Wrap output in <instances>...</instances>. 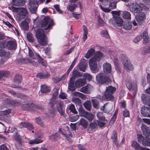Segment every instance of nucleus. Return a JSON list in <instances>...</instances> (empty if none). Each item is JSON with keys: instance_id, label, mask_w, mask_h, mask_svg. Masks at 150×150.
<instances>
[{"instance_id": "nucleus-35", "label": "nucleus", "mask_w": 150, "mask_h": 150, "mask_svg": "<svg viewBox=\"0 0 150 150\" xmlns=\"http://www.w3.org/2000/svg\"><path fill=\"white\" fill-rule=\"evenodd\" d=\"M95 52V50L94 49L91 48L87 52L85 55V57L88 59Z\"/></svg>"}, {"instance_id": "nucleus-57", "label": "nucleus", "mask_w": 150, "mask_h": 150, "mask_svg": "<svg viewBox=\"0 0 150 150\" xmlns=\"http://www.w3.org/2000/svg\"><path fill=\"white\" fill-rule=\"evenodd\" d=\"M79 112L80 115L83 117H84L87 112L85 110L81 108H79Z\"/></svg>"}, {"instance_id": "nucleus-54", "label": "nucleus", "mask_w": 150, "mask_h": 150, "mask_svg": "<svg viewBox=\"0 0 150 150\" xmlns=\"http://www.w3.org/2000/svg\"><path fill=\"white\" fill-rule=\"evenodd\" d=\"M59 94L58 90L57 89H55L53 90L52 93V99H55L57 97Z\"/></svg>"}, {"instance_id": "nucleus-22", "label": "nucleus", "mask_w": 150, "mask_h": 150, "mask_svg": "<svg viewBox=\"0 0 150 150\" xmlns=\"http://www.w3.org/2000/svg\"><path fill=\"white\" fill-rule=\"evenodd\" d=\"M145 18V15L144 13L142 12L139 13V15H137L136 18L137 21L139 23L142 21Z\"/></svg>"}, {"instance_id": "nucleus-56", "label": "nucleus", "mask_w": 150, "mask_h": 150, "mask_svg": "<svg viewBox=\"0 0 150 150\" xmlns=\"http://www.w3.org/2000/svg\"><path fill=\"white\" fill-rule=\"evenodd\" d=\"M137 141L139 143H141L143 140L144 139V138L143 136L141 134H137Z\"/></svg>"}, {"instance_id": "nucleus-64", "label": "nucleus", "mask_w": 150, "mask_h": 150, "mask_svg": "<svg viewBox=\"0 0 150 150\" xmlns=\"http://www.w3.org/2000/svg\"><path fill=\"white\" fill-rule=\"evenodd\" d=\"M142 38V36L140 35L137 36L133 40L134 42L135 43H137Z\"/></svg>"}, {"instance_id": "nucleus-11", "label": "nucleus", "mask_w": 150, "mask_h": 150, "mask_svg": "<svg viewBox=\"0 0 150 150\" xmlns=\"http://www.w3.org/2000/svg\"><path fill=\"white\" fill-rule=\"evenodd\" d=\"M30 19L28 17L25 19V20L22 21L21 23L20 26L23 30H27L29 29L28 23L30 21Z\"/></svg>"}, {"instance_id": "nucleus-3", "label": "nucleus", "mask_w": 150, "mask_h": 150, "mask_svg": "<svg viewBox=\"0 0 150 150\" xmlns=\"http://www.w3.org/2000/svg\"><path fill=\"white\" fill-rule=\"evenodd\" d=\"M50 21V17L49 16H46L45 17L42 21L40 23V25L42 28H45L44 30H48V32H49L50 31L51 28L54 25L53 22Z\"/></svg>"}, {"instance_id": "nucleus-43", "label": "nucleus", "mask_w": 150, "mask_h": 150, "mask_svg": "<svg viewBox=\"0 0 150 150\" xmlns=\"http://www.w3.org/2000/svg\"><path fill=\"white\" fill-rule=\"evenodd\" d=\"M142 144L145 146H150V138L144 139L142 142Z\"/></svg>"}, {"instance_id": "nucleus-51", "label": "nucleus", "mask_w": 150, "mask_h": 150, "mask_svg": "<svg viewBox=\"0 0 150 150\" xmlns=\"http://www.w3.org/2000/svg\"><path fill=\"white\" fill-rule=\"evenodd\" d=\"M104 96L105 98L108 100H110L113 98L112 93L107 92L106 91L105 93Z\"/></svg>"}, {"instance_id": "nucleus-6", "label": "nucleus", "mask_w": 150, "mask_h": 150, "mask_svg": "<svg viewBox=\"0 0 150 150\" xmlns=\"http://www.w3.org/2000/svg\"><path fill=\"white\" fill-rule=\"evenodd\" d=\"M126 86L128 89L132 92L133 95H135L137 92V85L135 83L132 84V81L130 79L128 80L126 82Z\"/></svg>"}, {"instance_id": "nucleus-55", "label": "nucleus", "mask_w": 150, "mask_h": 150, "mask_svg": "<svg viewBox=\"0 0 150 150\" xmlns=\"http://www.w3.org/2000/svg\"><path fill=\"white\" fill-rule=\"evenodd\" d=\"M101 34L103 37L105 38H108L109 37L108 31L106 30H102L101 32Z\"/></svg>"}, {"instance_id": "nucleus-29", "label": "nucleus", "mask_w": 150, "mask_h": 150, "mask_svg": "<svg viewBox=\"0 0 150 150\" xmlns=\"http://www.w3.org/2000/svg\"><path fill=\"white\" fill-rule=\"evenodd\" d=\"M142 38L144 39L143 43L146 44L147 42H148L149 39V37L147 31H145L144 32L143 37H142Z\"/></svg>"}, {"instance_id": "nucleus-44", "label": "nucleus", "mask_w": 150, "mask_h": 150, "mask_svg": "<svg viewBox=\"0 0 150 150\" xmlns=\"http://www.w3.org/2000/svg\"><path fill=\"white\" fill-rule=\"evenodd\" d=\"M38 61L40 64H41V65L45 67L46 66V63L45 61L42 59L40 56L38 54Z\"/></svg>"}, {"instance_id": "nucleus-37", "label": "nucleus", "mask_w": 150, "mask_h": 150, "mask_svg": "<svg viewBox=\"0 0 150 150\" xmlns=\"http://www.w3.org/2000/svg\"><path fill=\"white\" fill-rule=\"evenodd\" d=\"M116 88L114 86H109L106 87V91L112 94L116 90Z\"/></svg>"}, {"instance_id": "nucleus-61", "label": "nucleus", "mask_w": 150, "mask_h": 150, "mask_svg": "<svg viewBox=\"0 0 150 150\" xmlns=\"http://www.w3.org/2000/svg\"><path fill=\"white\" fill-rule=\"evenodd\" d=\"M15 139L18 142H21V139L20 136L18 134V132H16L15 136Z\"/></svg>"}, {"instance_id": "nucleus-38", "label": "nucleus", "mask_w": 150, "mask_h": 150, "mask_svg": "<svg viewBox=\"0 0 150 150\" xmlns=\"http://www.w3.org/2000/svg\"><path fill=\"white\" fill-rule=\"evenodd\" d=\"M132 24L130 22H125L123 25V28L126 30H129L132 28Z\"/></svg>"}, {"instance_id": "nucleus-13", "label": "nucleus", "mask_w": 150, "mask_h": 150, "mask_svg": "<svg viewBox=\"0 0 150 150\" xmlns=\"http://www.w3.org/2000/svg\"><path fill=\"white\" fill-rule=\"evenodd\" d=\"M114 25L115 26L120 27L123 23V20L118 16H114Z\"/></svg>"}, {"instance_id": "nucleus-47", "label": "nucleus", "mask_w": 150, "mask_h": 150, "mask_svg": "<svg viewBox=\"0 0 150 150\" xmlns=\"http://www.w3.org/2000/svg\"><path fill=\"white\" fill-rule=\"evenodd\" d=\"M68 109L71 112L74 113L76 114L77 113V112L75 109L74 105L72 104L69 105Z\"/></svg>"}, {"instance_id": "nucleus-39", "label": "nucleus", "mask_w": 150, "mask_h": 150, "mask_svg": "<svg viewBox=\"0 0 150 150\" xmlns=\"http://www.w3.org/2000/svg\"><path fill=\"white\" fill-rule=\"evenodd\" d=\"M96 122L95 121L94 122H91L89 124L88 129L89 130H93L96 129Z\"/></svg>"}, {"instance_id": "nucleus-17", "label": "nucleus", "mask_w": 150, "mask_h": 150, "mask_svg": "<svg viewBox=\"0 0 150 150\" xmlns=\"http://www.w3.org/2000/svg\"><path fill=\"white\" fill-rule=\"evenodd\" d=\"M111 138L113 140V143L116 147H118V144L117 140V132L115 130H114L112 132Z\"/></svg>"}, {"instance_id": "nucleus-30", "label": "nucleus", "mask_w": 150, "mask_h": 150, "mask_svg": "<svg viewBox=\"0 0 150 150\" xmlns=\"http://www.w3.org/2000/svg\"><path fill=\"white\" fill-rule=\"evenodd\" d=\"M132 146L137 150H141L142 147L140 146L139 144L135 141H134L132 142Z\"/></svg>"}, {"instance_id": "nucleus-42", "label": "nucleus", "mask_w": 150, "mask_h": 150, "mask_svg": "<svg viewBox=\"0 0 150 150\" xmlns=\"http://www.w3.org/2000/svg\"><path fill=\"white\" fill-rule=\"evenodd\" d=\"M79 124L83 126L85 128H86L88 126L87 122L83 119H81L80 120Z\"/></svg>"}, {"instance_id": "nucleus-27", "label": "nucleus", "mask_w": 150, "mask_h": 150, "mask_svg": "<svg viewBox=\"0 0 150 150\" xmlns=\"http://www.w3.org/2000/svg\"><path fill=\"white\" fill-rule=\"evenodd\" d=\"M20 14L21 16H26L28 14V12L27 9L23 7L19 8Z\"/></svg>"}, {"instance_id": "nucleus-40", "label": "nucleus", "mask_w": 150, "mask_h": 150, "mask_svg": "<svg viewBox=\"0 0 150 150\" xmlns=\"http://www.w3.org/2000/svg\"><path fill=\"white\" fill-rule=\"evenodd\" d=\"M22 79V77L21 76L17 75L14 78V81L15 83L18 84L21 83Z\"/></svg>"}, {"instance_id": "nucleus-8", "label": "nucleus", "mask_w": 150, "mask_h": 150, "mask_svg": "<svg viewBox=\"0 0 150 150\" xmlns=\"http://www.w3.org/2000/svg\"><path fill=\"white\" fill-rule=\"evenodd\" d=\"M130 10L131 11L136 13H139L142 10V8L136 2H134L130 6Z\"/></svg>"}, {"instance_id": "nucleus-21", "label": "nucleus", "mask_w": 150, "mask_h": 150, "mask_svg": "<svg viewBox=\"0 0 150 150\" xmlns=\"http://www.w3.org/2000/svg\"><path fill=\"white\" fill-rule=\"evenodd\" d=\"M91 87V85H87L85 86L82 87L80 88L79 91L82 93L88 94L90 93V87Z\"/></svg>"}, {"instance_id": "nucleus-62", "label": "nucleus", "mask_w": 150, "mask_h": 150, "mask_svg": "<svg viewBox=\"0 0 150 150\" xmlns=\"http://www.w3.org/2000/svg\"><path fill=\"white\" fill-rule=\"evenodd\" d=\"M74 95L76 96H78L81 98H83L84 97V95L83 94L77 92H75L74 94Z\"/></svg>"}, {"instance_id": "nucleus-14", "label": "nucleus", "mask_w": 150, "mask_h": 150, "mask_svg": "<svg viewBox=\"0 0 150 150\" xmlns=\"http://www.w3.org/2000/svg\"><path fill=\"white\" fill-rule=\"evenodd\" d=\"M103 70L106 74H110L111 72L112 68L111 65L108 62L105 63L103 65Z\"/></svg>"}, {"instance_id": "nucleus-2", "label": "nucleus", "mask_w": 150, "mask_h": 150, "mask_svg": "<svg viewBox=\"0 0 150 150\" xmlns=\"http://www.w3.org/2000/svg\"><path fill=\"white\" fill-rule=\"evenodd\" d=\"M72 76L70 79L69 83L68 85V88L70 90L74 91L75 88L74 86V80L76 78L81 76L80 72L77 69H74L72 72Z\"/></svg>"}, {"instance_id": "nucleus-4", "label": "nucleus", "mask_w": 150, "mask_h": 150, "mask_svg": "<svg viewBox=\"0 0 150 150\" xmlns=\"http://www.w3.org/2000/svg\"><path fill=\"white\" fill-rule=\"evenodd\" d=\"M120 58L126 70L127 71L133 70V67L132 64L125 54H121L120 55Z\"/></svg>"}, {"instance_id": "nucleus-50", "label": "nucleus", "mask_w": 150, "mask_h": 150, "mask_svg": "<svg viewBox=\"0 0 150 150\" xmlns=\"http://www.w3.org/2000/svg\"><path fill=\"white\" fill-rule=\"evenodd\" d=\"M91 101L93 103L94 107L96 108H98L99 104L98 100L96 99H92Z\"/></svg>"}, {"instance_id": "nucleus-60", "label": "nucleus", "mask_w": 150, "mask_h": 150, "mask_svg": "<svg viewBox=\"0 0 150 150\" xmlns=\"http://www.w3.org/2000/svg\"><path fill=\"white\" fill-rule=\"evenodd\" d=\"M75 60H76L75 59L74 60L73 62L71 64L69 68L68 69L67 71V74H69L70 71L71 70V69L73 67L74 65H75V63H76Z\"/></svg>"}, {"instance_id": "nucleus-58", "label": "nucleus", "mask_w": 150, "mask_h": 150, "mask_svg": "<svg viewBox=\"0 0 150 150\" xmlns=\"http://www.w3.org/2000/svg\"><path fill=\"white\" fill-rule=\"evenodd\" d=\"M8 74L7 71H0V79L4 77H6L8 75Z\"/></svg>"}, {"instance_id": "nucleus-20", "label": "nucleus", "mask_w": 150, "mask_h": 150, "mask_svg": "<svg viewBox=\"0 0 150 150\" xmlns=\"http://www.w3.org/2000/svg\"><path fill=\"white\" fill-rule=\"evenodd\" d=\"M38 17L33 20V25L32 28V30L35 33L36 37L38 38Z\"/></svg>"}, {"instance_id": "nucleus-46", "label": "nucleus", "mask_w": 150, "mask_h": 150, "mask_svg": "<svg viewBox=\"0 0 150 150\" xmlns=\"http://www.w3.org/2000/svg\"><path fill=\"white\" fill-rule=\"evenodd\" d=\"M66 75L64 74L60 77H56L52 79V81L54 83H57L59 82L62 80L64 79V77Z\"/></svg>"}, {"instance_id": "nucleus-18", "label": "nucleus", "mask_w": 150, "mask_h": 150, "mask_svg": "<svg viewBox=\"0 0 150 150\" xmlns=\"http://www.w3.org/2000/svg\"><path fill=\"white\" fill-rule=\"evenodd\" d=\"M19 127L21 128L26 127L29 129H31L33 128L31 124L28 122H22L19 125Z\"/></svg>"}, {"instance_id": "nucleus-12", "label": "nucleus", "mask_w": 150, "mask_h": 150, "mask_svg": "<svg viewBox=\"0 0 150 150\" xmlns=\"http://www.w3.org/2000/svg\"><path fill=\"white\" fill-rule=\"evenodd\" d=\"M141 113L144 117H150V109L148 107H142L141 109Z\"/></svg>"}, {"instance_id": "nucleus-16", "label": "nucleus", "mask_w": 150, "mask_h": 150, "mask_svg": "<svg viewBox=\"0 0 150 150\" xmlns=\"http://www.w3.org/2000/svg\"><path fill=\"white\" fill-rule=\"evenodd\" d=\"M141 98L143 102L147 104L150 108V96L143 94Z\"/></svg>"}, {"instance_id": "nucleus-52", "label": "nucleus", "mask_w": 150, "mask_h": 150, "mask_svg": "<svg viewBox=\"0 0 150 150\" xmlns=\"http://www.w3.org/2000/svg\"><path fill=\"white\" fill-rule=\"evenodd\" d=\"M79 118V116L78 115H76L74 116H70L69 118V120L71 122H75Z\"/></svg>"}, {"instance_id": "nucleus-48", "label": "nucleus", "mask_w": 150, "mask_h": 150, "mask_svg": "<svg viewBox=\"0 0 150 150\" xmlns=\"http://www.w3.org/2000/svg\"><path fill=\"white\" fill-rule=\"evenodd\" d=\"M57 108L58 111L61 115H63L64 112L62 110V105L61 103H58L57 104Z\"/></svg>"}, {"instance_id": "nucleus-31", "label": "nucleus", "mask_w": 150, "mask_h": 150, "mask_svg": "<svg viewBox=\"0 0 150 150\" xmlns=\"http://www.w3.org/2000/svg\"><path fill=\"white\" fill-rule=\"evenodd\" d=\"M50 75L47 72H41L38 73V77L40 79L47 78Z\"/></svg>"}, {"instance_id": "nucleus-7", "label": "nucleus", "mask_w": 150, "mask_h": 150, "mask_svg": "<svg viewBox=\"0 0 150 150\" xmlns=\"http://www.w3.org/2000/svg\"><path fill=\"white\" fill-rule=\"evenodd\" d=\"M96 78L97 81L100 83L108 82L109 80V78L103 73H100L98 74Z\"/></svg>"}, {"instance_id": "nucleus-15", "label": "nucleus", "mask_w": 150, "mask_h": 150, "mask_svg": "<svg viewBox=\"0 0 150 150\" xmlns=\"http://www.w3.org/2000/svg\"><path fill=\"white\" fill-rule=\"evenodd\" d=\"M50 91V88L46 84H42L40 86V90L39 93L40 92L42 93H45L49 92Z\"/></svg>"}, {"instance_id": "nucleus-53", "label": "nucleus", "mask_w": 150, "mask_h": 150, "mask_svg": "<svg viewBox=\"0 0 150 150\" xmlns=\"http://www.w3.org/2000/svg\"><path fill=\"white\" fill-rule=\"evenodd\" d=\"M59 136V135L57 133L52 134L50 136V139L52 140H57Z\"/></svg>"}, {"instance_id": "nucleus-25", "label": "nucleus", "mask_w": 150, "mask_h": 150, "mask_svg": "<svg viewBox=\"0 0 150 150\" xmlns=\"http://www.w3.org/2000/svg\"><path fill=\"white\" fill-rule=\"evenodd\" d=\"M144 135L146 138H148L150 135V133L147 131L146 126V125H142L141 127Z\"/></svg>"}, {"instance_id": "nucleus-26", "label": "nucleus", "mask_w": 150, "mask_h": 150, "mask_svg": "<svg viewBox=\"0 0 150 150\" xmlns=\"http://www.w3.org/2000/svg\"><path fill=\"white\" fill-rule=\"evenodd\" d=\"M6 104H8L11 105H15L17 104H19V103L16 101L12 100L10 98H8L5 100Z\"/></svg>"}, {"instance_id": "nucleus-34", "label": "nucleus", "mask_w": 150, "mask_h": 150, "mask_svg": "<svg viewBox=\"0 0 150 150\" xmlns=\"http://www.w3.org/2000/svg\"><path fill=\"white\" fill-rule=\"evenodd\" d=\"M122 17L125 19H131V14L128 11H123L122 14Z\"/></svg>"}, {"instance_id": "nucleus-45", "label": "nucleus", "mask_w": 150, "mask_h": 150, "mask_svg": "<svg viewBox=\"0 0 150 150\" xmlns=\"http://www.w3.org/2000/svg\"><path fill=\"white\" fill-rule=\"evenodd\" d=\"M77 7V6L76 4H71V5L68 6L67 8L69 11L73 12Z\"/></svg>"}, {"instance_id": "nucleus-63", "label": "nucleus", "mask_w": 150, "mask_h": 150, "mask_svg": "<svg viewBox=\"0 0 150 150\" xmlns=\"http://www.w3.org/2000/svg\"><path fill=\"white\" fill-rule=\"evenodd\" d=\"M13 94L15 97H16L21 98H23L25 96L21 93H16L14 92L13 93Z\"/></svg>"}, {"instance_id": "nucleus-19", "label": "nucleus", "mask_w": 150, "mask_h": 150, "mask_svg": "<svg viewBox=\"0 0 150 150\" xmlns=\"http://www.w3.org/2000/svg\"><path fill=\"white\" fill-rule=\"evenodd\" d=\"M86 83L85 79H79L76 81L75 84L76 87H79L85 84Z\"/></svg>"}, {"instance_id": "nucleus-36", "label": "nucleus", "mask_w": 150, "mask_h": 150, "mask_svg": "<svg viewBox=\"0 0 150 150\" xmlns=\"http://www.w3.org/2000/svg\"><path fill=\"white\" fill-rule=\"evenodd\" d=\"M84 117L89 121H91L94 119V116L92 113L87 112Z\"/></svg>"}, {"instance_id": "nucleus-9", "label": "nucleus", "mask_w": 150, "mask_h": 150, "mask_svg": "<svg viewBox=\"0 0 150 150\" xmlns=\"http://www.w3.org/2000/svg\"><path fill=\"white\" fill-rule=\"evenodd\" d=\"M30 5L29 9L30 11L33 13H36L37 10L38 2L36 0H30L29 3Z\"/></svg>"}, {"instance_id": "nucleus-1", "label": "nucleus", "mask_w": 150, "mask_h": 150, "mask_svg": "<svg viewBox=\"0 0 150 150\" xmlns=\"http://www.w3.org/2000/svg\"><path fill=\"white\" fill-rule=\"evenodd\" d=\"M103 56L102 53L98 51L94 56L89 60V64L90 68L93 72L96 73L98 71L97 62L101 60Z\"/></svg>"}, {"instance_id": "nucleus-41", "label": "nucleus", "mask_w": 150, "mask_h": 150, "mask_svg": "<svg viewBox=\"0 0 150 150\" xmlns=\"http://www.w3.org/2000/svg\"><path fill=\"white\" fill-rule=\"evenodd\" d=\"M26 38L28 40L31 42H33L34 40V39L33 35L30 33H28L26 34Z\"/></svg>"}, {"instance_id": "nucleus-23", "label": "nucleus", "mask_w": 150, "mask_h": 150, "mask_svg": "<svg viewBox=\"0 0 150 150\" xmlns=\"http://www.w3.org/2000/svg\"><path fill=\"white\" fill-rule=\"evenodd\" d=\"M7 47L9 50L15 49L16 47V43L14 41H9L8 42Z\"/></svg>"}, {"instance_id": "nucleus-5", "label": "nucleus", "mask_w": 150, "mask_h": 150, "mask_svg": "<svg viewBox=\"0 0 150 150\" xmlns=\"http://www.w3.org/2000/svg\"><path fill=\"white\" fill-rule=\"evenodd\" d=\"M38 42L42 46H45L48 44L47 37L42 29H38Z\"/></svg>"}, {"instance_id": "nucleus-32", "label": "nucleus", "mask_w": 150, "mask_h": 150, "mask_svg": "<svg viewBox=\"0 0 150 150\" xmlns=\"http://www.w3.org/2000/svg\"><path fill=\"white\" fill-rule=\"evenodd\" d=\"M85 108L88 110H90L91 109V102L89 100H86L83 104Z\"/></svg>"}, {"instance_id": "nucleus-28", "label": "nucleus", "mask_w": 150, "mask_h": 150, "mask_svg": "<svg viewBox=\"0 0 150 150\" xmlns=\"http://www.w3.org/2000/svg\"><path fill=\"white\" fill-rule=\"evenodd\" d=\"M34 106V105L33 104H26L23 105L22 108L23 110H28L32 109Z\"/></svg>"}, {"instance_id": "nucleus-33", "label": "nucleus", "mask_w": 150, "mask_h": 150, "mask_svg": "<svg viewBox=\"0 0 150 150\" xmlns=\"http://www.w3.org/2000/svg\"><path fill=\"white\" fill-rule=\"evenodd\" d=\"M97 116L98 118L100 120H101L104 122H107V120L105 119V117L103 116V114L102 112H98L97 114Z\"/></svg>"}, {"instance_id": "nucleus-24", "label": "nucleus", "mask_w": 150, "mask_h": 150, "mask_svg": "<svg viewBox=\"0 0 150 150\" xmlns=\"http://www.w3.org/2000/svg\"><path fill=\"white\" fill-rule=\"evenodd\" d=\"M25 3L24 0H13V4L15 6H22Z\"/></svg>"}, {"instance_id": "nucleus-59", "label": "nucleus", "mask_w": 150, "mask_h": 150, "mask_svg": "<svg viewBox=\"0 0 150 150\" xmlns=\"http://www.w3.org/2000/svg\"><path fill=\"white\" fill-rule=\"evenodd\" d=\"M105 112L108 113L110 111L111 109L110 107H111V105H108L107 103L105 104Z\"/></svg>"}, {"instance_id": "nucleus-10", "label": "nucleus", "mask_w": 150, "mask_h": 150, "mask_svg": "<svg viewBox=\"0 0 150 150\" xmlns=\"http://www.w3.org/2000/svg\"><path fill=\"white\" fill-rule=\"evenodd\" d=\"M10 55L9 52L4 50H0V55L1 57V62L3 64L6 61V59Z\"/></svg>"}, {"instance_id": "nucleus-49", "label": "nucleus", "mask_w": 150, "mask_h": 150, "mask_svg": "<svg viewBox=\"0 0 150 150\" xmlns=\"http://www.w3.org/2000/svg\"><path fill=\"white\" fill-rule=\"evenodd\" d=\"M72 101L76 104V105L80 107L81 106V100L76 98H74L72 99Z\"/></svg>"}]
</instances>
